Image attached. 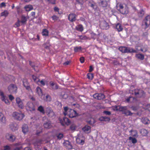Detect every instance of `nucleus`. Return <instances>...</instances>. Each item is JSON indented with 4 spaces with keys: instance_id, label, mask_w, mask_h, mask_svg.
<instances>
[{
    "instance_id": "obj_1",
    "label": "nucleus",
    "mask_w": 150,
    "mask_h": 150,
    "mask_svg": "<svg viewBox=\"0 0 150 150\" xmlns=\"http://www.w3.org/2000/svg\"><path fill=\"white\" fill-rule=\"evenodd\" d=\"M115 106V108L117 110H119L120 112H121L122 113L124 114L126 116H131L133 113L130 110L127 109V106Z\"/></svg>"
},
{
    "instance_id": "obj_2",
    "label": "nucleus",
    "mask_w": 150,
    "mask_h": 150,
    "mask_svg": "<svg viewBox=\"0 0 150 150\" xmlns=\"http://www.w3.org/2000/svg\"><path fill=\"white\" fill-rule=\"evenodd\" d=\"M12 115L14 119L19 121L22 120L25 116L24 114L21 112L16 111L13 112Z\"/></svg>"
},
{
    "instance_id": "obj_3",
    "label": "nucleus",
    "mask_w": 150,
    "mask_h": 150,
    "mask_svg": "<svg viewBox=\"0 0 150 150\" xmlns=\"http://www.w3.org/2000/svg\"><path fill=\"white\" fill-rule=\"evenodd\" d=\"M119 50L123 53H137V50L133 48L130 49L129 47L125 46H120L118 48Z\"/></svg>"
},
{
    "instance_id": "obj_4",
    "label": "nucleus",
    "mask_w": 150,
    "mask_h": 150,
    "mask_svg": "<svg viewBox=\"0 0 150 150\" xmlns=\"http://www.w3.org/2000/svg\"><path fill=\"white\" fill-rule=\"evenodd\" d=\"M119 8L118 10L123 15H127L128 13L129 9L126 6H124L122 4H121L119 5Z\"/></svg>"
},
{
    "instance_id": "obj_5",
    "label": "nucleus",
    "mask_w": 150,
    "mask_h": 150,
    "mask_svg": "<svg viewBox=\"0 0 150 150\" xmlns=\"http://www.w3.org/2000/svg\"><path fill=\"white\" fill-rule=\"evenodd\" d=\"M0 96L2 101L4 102L7 105H9L10 104V102L7 97L5 95L4 93L1 90H0Z\"/></svg>"
},
{
    "instance_id": "obj_6",
    "label": "nucleus",
    "mask_w": 150,
    "mask_h": 150,
    "mask_svg": "<svg viewBox=\"0 0 150 150\" xmlns=\"http://www.w3.org/2000/svg\"><path fill=\"white\" fill-rule=\"evenodd\" d=\"M150 25V16L149 15L146 16L142 22V25H144L145 28H148Z\"/></svg>"
},
{
    "instance_id": "obj_7",
    "label": "nucleus",
    "mask_w": 150,
    "mask_h": 150,
    "mask_svg": "<svg viewBox=\"0 0 150 150\" xmlns=\"http://www.w3.org/2000/svg\"><path fill=\"white\" fill-rule=\"evenodd\" d=\"M25 108L27 110L31 112L35 110V106L33 103L31 102H28L25 106Z\"/></svg>"
},
{
    "instance_id": "obj_8",
    "label": "nucleus",
    "mask_w": 150,
    "mask_h": 150,
    "mask_svg": "<svg viewBox=\"0 0 150 150\" xmlns=\"http://www.w3.org/2000/svg\"><path fill=\"white\" fill-rule=\"evenodd\" d=\"M8 89L10 93H16L17 91V88L15 84H11L8 86Z\"/></svg>"
},
{
    "instance_id": "obj_9",
    "label": "nucleus",
    "mask_w": 150,
    "mask_h": 150,
    "mask_svg": "<svg viewBox=\"0 0 150 150\" xmlns=\"http://www.w3.org/2000/svg\"><path fill=\"white\" fill-rule=\"evenodd\" d=\"M5 138L9 141L12 142H14L16 139V137L14 135L8 133L6 134Z\"/></svg>"
},
{
    "instance_id": "obj_10",
    "label": "nucleus",
    "mask_w": 150,
    "mask_h": 150,
    "mask_svg": "<svg viewBox=\"0 0 150 150\" xmlns=\"http://www.w3.org/2000/svg\"><path fill=\"white\" fill-rule=\"evenodd\" d=\"M67 115L70 118H73L78 115V113L76 111H75L73 109H70L69 110V111L67 112Z\"/></svg>"
},
{
    "instance_id": "obj_11",
    "label": "nucleus",
    "mask_w": 150,
    "mask_h": 150,
    "mask_svg": "<svg viewBox=\"0 0 150 150\" xmlns=\"http://www.w3.org/2000/svg\"><path fill=\"white\" fill-rule=\"evenodd\" d=\"M76 141L77 143L82 145L84 143L85 138L82 135L78 136L76 138Z\"/></svg>"
},
{
    "instance_id": "obj_12",
    "label": "nucleus",
    "mask_w": 150,
    "mask_h": 150,
    "mask_svg": "<svg viewBox=\"0 0 150 150\" xmlns=\"http://www.w3.org/2000/svg\"><path fill=\"white\" fill-rule=\"evenodd\" d=\"M99 25L101 28L103 30H107L109 28L108 23L105 21L101 22Z\"/></svg>"
},
{
    "instance_id": "obj_13",
    "label": "nucleus",
    "mask_w": 150,
    "mask_h": 150,
    "mask_svg": "<svg viewBox=\"0 0 150 150\" xmlns=\"http://www.w3.org/2000/svg\"><path fill=\"white\" fill-rule=\"evenodd\" d=\"M16 101L19 108L21 109L24 108V105L23 102L20 98L19 97L16 98Z\"/></svg>"
},
{
    "instance_id": "obj_14",
    "label": "nucleus",
    "mask_w": 150,
    "mask_h": 150,
    "mask_svg": "<svg viewBox=\"0 0 150 150\" xmlns=\"http://www.w3.org/2000/svg\"><path fill=\"white\" fill-rule=\"evenodd\" d=\"M93 97L95 99L101 100L105 98V96L103 93H96L93 95Z\"/></svg>"
},
{
    "instance_id": "obj_15",
    "label": "nucleus",
    "mask_w": 150,
    "mask_h": 150,
    "mask_svg": "<svg viewBox=\"0 0 150 150\" xmlns=\"http://www.w3.org/2000/svg\"><path fill=\"white\" fill-rule=\"evenodd\" d=\"M45 113L49 117H51L54 115V112L50 108H47L45 111Z\"/></svg>"
},
{
    "instance_id": "obj_16",
    "label": "nucleus",
    "mask_w": 150,
    "mask_h": 150,
    "mask_svg": "<svg viewBox=\"0 0 150 150\" xmlns=\"http://www.w3.org/2000/svg\"><path fill=\"white\" fill-rule=\"evenodd\" d=\"M43 126L45 128L47 129H50L52 127L51 121L48 120H47V121L44 123Z\"/></svg>"
},
{
    "instance_id": "obj_17",
    "label": "nucleus",
    "mask_w": 150,
    "mask_h": 150,
    "mask_svg": "<svg viewBox=\"0 0 150 150\" xmlns=\"http://www.w3.org/2000/svg\"><path fill=\"white\" fill-rule=\"evenodd\" d=\"M9 126L10 128L13 132L18 130V125L16 123H11L10 125Z\"/></svg>"
},
{
    "instance_id": "obj_18",
    "label": "nucleus",
    "mask_w": 150,
    "mask_h": 150,
    "mask_svg": "<svg viewBox=\"0 0 150 150\" xmlns=\"http://www.w3.org/2000/svg\"><path fill=\"white\" fill-rule=\"evenodd\" d=\"M142 91L139 89H135L132 91V93L136 96L140 97H141V94Z\"/></svg>"
},
{
    "instance_id": "obj_19",
    "label": "nucleus",
    "mask_w": 150,
    "mask_h": 150,
    "mask_svg": "<svg viewBox=\"0 0 150 150\" xmlns=\"http://www.w3.org/2000/svg\"><path fill=\"white\" fill-rule=\"evenodd\" d=\"M50 88L52 90H56L58 88L57 85L53 81H50Z\"/></svg>"
},
{
    "instance_id": "obj_20",
    "label": "nucleus",
    "mask_w": 150,
    "mask_h": 150,
    "mask_svg": "<svg viewBox=\"0 0 150 150\" xmlns=\"http://www.w3.org/2000/svg\"><path fill=\"white\" fill-rule=\"evenodd\" d=\"M76 16L74 13H70L68 16V19L71 22H73L75 21Z\"/></svg>"
},
{
    "instance_id": "obj_21",
    "label": "nucleus",
    "mask_w": 150,
    "mask_h": 150,
    "mask_svg": "<svg viewBox=\"0 0 150 150\" xmlns=\"http://www.w3.org/2000/svg\"><path fill=\"white\" fill-rule=\"evenodd\" d=\"M99 5L103 8H105L107 7L108 5V2L105 0H101L99 3Z\"/></svg>"
},
{
    "instance_id": "obj_22",
    "label": "nucleus",
    "mask_w": 150,
    "mask_h": 150,
    "mask_svg": "<svg viewBox=\"0 0 150 150\" xmlns=\"http://www.w3.org/2000/svg\"><path fill=\"white\" fill-rule=\"evenodd\" d=\"M22 131L24 134L26 133L28 131V127L27 124H23L22 127Z\"/></svg>"
},
{
    "instance_id": "obj_23",
    "label": "nucleus",
    "mask_w": 150,
    "mask_h": 150,
    "mask_svg": "<svg viewBox=\"0 0 150 150\" xmlns=\"http://www.w3.org/2000/svg\"><path fill=\"white\" fill-rule=\"evenodd\" d=\"M64 146H65L68 149L72 148V146L69 141H65L63 143Z\"/></svg>"
},
{
    "instance_id": "obj_24",
    "label": "nucleus",
    "mask_w": 150,
    "mask_h": 150,
    "mask_svg": "<svg viewBox=\"0 0 150 150\" xmlns=\"http://www.w3.org/2000/svg\"><path fill=\"white\" fill-rule=\"evenodd\" d=\"M0 121L3 123H6V118L4 116L3 114L1 112H0Z\"/></svg>"
},
{
    "instance_id": "obj_25",
    "label": "nucleus",
    "mask_w": 150,
    "mask_h": 150,
    "mask_svg": "<svg viewBox=\"0 0 150 150\" xmlns=\"http://www.w3.org/2000/svg\"><path fill=\"white\" fill-rule=\"evenodd\" d=\"M148 131L146 129H142L140 130V133L143 136H146L148 134Z\"/></svg>"
},
{
    "instance_id": "obj_26",
    "label": "nucleus",
    "mask_w": 150,
    "mask_h": 150,
    "mask_svg": "<svg viewBox=\"0 0 150 150\" xmlns=\"http://www.w3.org/2000/svg\"><path fill=\"white\" fill-rule=\"evenodd\" d=\"M37 93L40 96H42V89L39 87H37L36 89Z\"/></svg>"
},
{
    "instance_id": "obj_27",
    "label": "nucleus",
    "mask_w": 150,
    "mask_h": 150,
    "mask_svg": "<svg viewBox=\"0 0 150 150\" xmlns=\"http://www.w3.org/2000/svg\"><path fill=\"white\" fill-rule=\"evenodd\" d=\"M142 122L145 125L148 124L149 123V120L146 117H142Z\"/></svg>"
},
{
    "instance_id": "obj_28",
    "label": "nucleus",
    "mask_w": 150,
    "mask_h": 150,
    "mask_svg": "<svg viewBox=\"0 0 150 150\" xmlns=\"http://www.w3.org/2000/svg\"><path fill=\"white\" fill-rule=\"evenodd\" d=\"M76 29L78 31L82 32L83 30V28L82 25L79 24L76 27Z\"/></svg>"
},
{
    "instance_id": "obj_29",
    "label": "nucleus",
    "mask_w": 150,
    "mask_h": 150,
    "mask_svg": "<svg viewBox=\"0 0 150 150\" xmlns=\"http://www.w3.org/2000/svg\"><path fill=\"white\" fill-rule=\"evenodd\" d=\"M96 121L95 119L93 118H91L89 119H88V123L93 126L94 123L96 122Z\"/></svg>"
},
{
    "instance_id": "obj_30",
    "label": "nucleus",
    "mask_w": 150,
    "mask_h": 150,
    "mask_svg": "<svg viewBox=\"0 0 150 150\" xmlns=\"http://www.w3.org/2000/svg\"><path fill=\"white\" fill-rule=\"evenodd\" d=\"M49 33L48 30L47 29L45 28L42 30V34L43 36H47L49 35Z\"/></svg>"
},
{
    "instance_id": "obj_31",
    "label": "nucleus",
    "mask_w": 150,
    "mask_h": 150,
    "mask_svg": "<svg viewBox=\"0 0 150 150\" xmlns=\"http://www.w3.org/2000/svg\"><path fill=\"white\" fill-rule=\"evenodd\" d=\"M116 28L118 32H120L123 30V28L121 24L118 23L116 25Z\"/></svg>"
},
{
    "instance_id": "obj_32",
    "label": "nucleus",
    "mask_w": 150,
    "mask_h": 150,
    "mask_svg": "<svg viewBox=\"0 0 150 150\" xmlns=\"http://www.w3.org/2000/svg\"><path fill=\"white\" fill-rule=\"evenodd\" d=\"M136 57L139 59L143 60L144 59V55L141 54H136Z\"/></svg>"
},
{
    "instance_id": "obj_33",
    "label": "nucleus",
    "mask_w": 150,
    "mask_h": 150,
    "mask_svg": "<svg viewBox=\"0 0 150 150\" xmlns=\"http://www.w3.org/2000/svg\"><path fill=\"white\" fill-rule=\"evenodd\" d=\"M129 132L131 133V135L133 137H138V133L136 130H131L129 131Z\"/></svg>"
},
{
    "instance_id": "obj_34",
    "label": "nucleus",
    "mask_w": 150,
    "mask_h": 150,
    "mask_svg": "<svg viewBox=\"0 0 150 150\" xmlns=\"http://www.w3.org/2000/svg\"><path fill=\"white\" fill-rule=\"evenodd\" d=\"M26 11H30L33 9V7L32 5H26L24 7Z\"/></svg>"
},
{
    "instance_id": "obj_35",
    "label": "nucleus",
    "mask_w": 150,
    "mask_h": 150,
    "mask_svg": "<svg viewBox=\"0 0 150 150\" xmlns=\"http://www.w3.org/2000/svg\"><path fill=\"white\" fill-rule=\"evenodd\" d=\"M37 110L43 114L45 113V111L44 108L42 105L39 106Z\"/></svg>"
},
{
    "instance_id": "obj_36",
    "label": "nucleus",
    "mask_w": 150,
    "mask_h": 150,
    "mask_svg": "<svg viewBox=\"0 0 150 150\" xmlns=\"http://www.w3.org/2000/svg\"><path fill=\"white\" fill-rule=\"evenodd\" d=\"M74 51L75 52H77L82 51V48L81 46L74 47Z\"/></svg>"
},
{
    "instance_id": "obj_37",
    "label": "nucleus",
    "mask_w": 150,
    "mask_h": 150,
    "mask_svg": "<svg viewBox=\"0 0 150 150\" xmlns=\"http://www.w3.org/2000/svg\"><path fill=\"white\" fill-rule=\"evenodd\" d=\"M63 120L64 123L67 125H69L70 123V121L68 118L66 117H64Z\"/></svg>"
},
{
    "instance_id": "obj_38",
    "label": "nucleus",
    "mask_w": 150,
    "mask_h": 150,
    "mask_svg": "<svg viewBox=\"0 0 150 150\" xmlns=\"http://www.w3.org/2000/svg\"><path fill=\"white\" fill-rule=\"evenodd\" d=\"M32 78L34 81L37 83L39 84V79L36 76L34 75L32 76Z\"/></svg>"
},
{
    "instance_id": "obj_39",
    "label": "nucleus",
    "mask_w": 150,
    "mask_h": 150,
    "mask_svg": "<svg viewBox=\"0 0 150 150\" xmlns=\"http://www.w3.org/2000/svg\"><path fill=\"white\" fill-rule=\"evenodd\" d=\"M144 11L143 9H141L138 12V15L139 17H142L144 15Z\"/></svg>"
},
{
    "instance_id": "obj_40",
    "label": "nucleus",
    "mask_w": 150,
    "mask_h": 150,
    "mask_svg": "<svg viewBox=\"0 0 150 150\" xmlns=\"http://www.w3.org/2000/svg\"><path fill=\"white\" fill-rule=\"evenodd\" d=\"M91 128V127L88 125H86L82 129L84 132H87Z\"/></svg>"
},
{
    "instance_id": "obj_41",
    "label": "nucleus",
    "mask_w": 150,
    "mask_h": 150,
    "mask_svg": "<svg viewBox=\"0 0 150 150\" xmlns=\"http://www.w3.org/2000/svg\"><path fill=\"white\" fill-rule=\"evenodd\" d=\"M27 21V18L26 17L22 16L21 18V22L22 23H26Z\"/></svg>"
},
{
    "instance_id": "obj_42",
    "label": "nucleus",
    "mask_w": 150,
    "mask_h": 150,
    "mask_svg": "<svg viewBox=\"0 0 150 150\" xmlns=\"http://www.w3.org/2000/svg\"><path fill=\"white\" fill-rule=\"evenodd\" d=\"M129 139L131 140L133 144H135L137 142V140L135 138H133L131 137H129Z\"/></svg>"
},
{
    "instance_id": "obj_43",
    "label": "nucleus",
    "mask_w": 150,
    "mask_h": 150,
    "mask_svg": "<svg viewBox=\"0 0 150 150\" xmlns=\"http://www.w3.org/2000/svg\"><path fill=\"white\" fill-rule=\"evenodd\" d=\"M39 143H38V142H35L33 143V144L35 148L36 149H40V146L39 144Z\"/></svg>"
},
{
    "instance_id": "obj_44",
    "label": "nucleus",
    "mask_w": 150,
    "mask_h": 150,
    "mask_svg": "<svg viewBox=\"0 0 150 150\" xmlns=\"http://www.w3.org/2000/svg\"><path fill=\"white\" fill-rule=\"evenodd\" d=\"M44 100L47 102L50 101L51 100L50 96L48 94L44 98Z\"/></svg>"
},
{
    "instance_id": "obj_45",
    "label": "nucleus",
    "mask_w": 150,
    "mask_h": 150,
    "mask_svg": "<svg viewBox=\"0 0 150 150\" xmlns=\"http://www.w3.org/2000/svg\"><path fill=\"white\" fill-rule=\"evenodd\" d=\"M8 13L6 10H4V11L1 13V16H4L6 17L8 16Z\"/></svg>"
},
{
    "instance_id": "obj_46",
    "label": "nucleus",
    "mask_w": 150,
    "mask_h": 150,
    "mask_svg": "<svg viewBox=\"0 0 150 150\" xmlns=\"http://www.w3.org/2000/svg\"><path fill=\"white\" fill-rule=\"evenodd\" d=\"M87 77L89 79H92L93 78V74L88 73L87 74Z\"/></svg>"
},
{
    "instance_id": "obj_47",
    "label": "nucleus",
    "mask_w": 150,
    "mask_h": 150,
    "mask_svg": "<svg viewBox=\"0 0 150 150\" xmlns=\"http://www.w3.org/2000/svg\"><path fill=\"white\" fill-rule=\"evenodd\" d=\"M70 109H69L68 107L67 106H66L64 107V111L63 112L64 115L65 116H66L67 114V111H68Z\"/></svg>"
},
{
    "instance_id": "obj_48",
    "label": "nucleus",
    "mask_w": 150,
    "mask_h": 150,
    "mask_svg": "<svg viewBox=\"0 0 150 150\" xmlns=\"http://www.w3.org/2000/svg\"><path fill=\"white\" fill-rule=\"evenodd\" d=\"M61 96L62 98L64 99H66L68 97V95L66 93H62Z\"/></svg>"
},
{
    "instance_id": "obj_49",
    "label": "nucleus",
    "mask_w": 150,
    "mask_h": 150,
    "mask_svg": "<svg viewBox=\"0 0 150 150\" xmlns=\"http://www.w3.org/2000/svg\"><path fill=\"white\" fill-rule=\"evenodd\" d=\"M23 85L25 87L26 89H28L30 88V86H29V85L28 84V82L27 81H26V82H23Z\"/></svg>"
},
{
    "instance_id": "obj_50",
    "label": "nucleus",
    "mask_w": 150,
    "mask_h": 150,
    "mask_svg": "<svg viewBox=\"0 0 150 150\" xmlns=\"http://www.w3.org/2000/svg\"><path fill=\"white\" fill-rule=\"evenodd\" d=\"M63 137V134L62 133H59L57 136V139L59 140L61 139Z\"/></svg>"
},
{
    "instance_id": "obj_51",
    "label": "nucleus",
    "mask_w": 150,
    "mask_h": 150,
    "mask_svg": "<svg viewBox=\"0 0 150 150\" xmlns=\"http://www.w3.org/2000/svg\"><path fill=\"white\" fill-rule=\"evenodd\" d=\"M39 83H40V84L42 86H45V81L44 79H42L40 81L39 80Z\"/></svg>"
},
{
    "instance_id": "obj_52",
    "label": "nucleus",
    "mask_w": 150,
    "mask_h": 150,
    "mask_svg": "<svg viewBox=\"0 0 150 150\" xmlns=\"http://www.w3.org/2000/svg\"><path fill=\"white\" fill-rule=\"evenodd\" d=\"M52 20L54 21H57L59 19V17L56 15H54L51 17Z\"/></svg>"
},
{
    "instance_id": "obj_53",
    "label": "nucleus",
    "mask_w": 150,
    "mask_h": 150,
    "mask_svg": "<svg viewBox=\"0 0 150 150\" xmlns=\"http://www.w3.org/2000/svg\"><path fill=\"white\" fill-rule=\"evenodd\" d=\"M3 150H11V147L8 145H6L4 146Z\"/></svg>"
},
{
    "instance_id": "obj_54",
    "label": "nucleus",
    "mask_w": 150,
    "mask_h": 150,
    "mask_svg": "<svg viewBox=\"0 0 150 150\" xmlns=\"http://www.w3.org/2000/svg\"><path fill=\"white\" fill-rule=\"evenodd\" d=\"M76 126L74 124L71 125L70 127V129L72 131L76 129Z\"/></svg>"
},
{
    "instance_id": "obj_55",
    "label": "nucleus",
    "mask_w": 150,
    "mask_h": 150,
    "mask_svg": "<svg viewBox=\"0 0 150 150\" xmlns=\"http://www.w3.org/2000/svg\"><path fill=\"white\" fill-rule=\"evenodd\" d=\"M147 50V48L145 47H143V48H141L140 50L143 52H146Z\"/></svg>"
},
{
    "instance_id": "obj_56",
    "label": "nucleus",
    "mask_w": 150,
    "mask_h": 150,
    "mask_svg": "<svg viewBox=\"0 0 150 150\" xmlns=\"http://www.w3.org/2000/svg\"><path fill=\"white\" fill-rule=\"evenodd\" d=\"M56 0H47V1L49 3L54 4H56Z\"/></svg>"
},
{
    "instance_id": "obj_57",
    "label": "nucleus",
    "mask_w": 150,
    "mask_h": 150,
    "mask_svg": "<svg viewBox=\"0 0 150 150\" xmlns=\"http://www.w3.org/2000/svg\"><path fill=\"white\" fill-rule=\"evenodd\" d=\"M131 109L134 111H137L138 110V108L137 106H133L131 107Z\"/></svg>"
},
{
    "instance_id": "obj_58",
    "label": "nucleus",
    "mask_w": 150,
    "mask_h": 150,
    "mask_svg": "<svg viewBox=\"0 0 150 150\" xmlns=\"http://www.w3.org/2000/svg\"><path fill=\"white\" fill-rule=\"evenodd\" d=\"M32 67L35 71L38 72L39 71V68L38 67H35V66H32Z\"/></svg>"
},
{
    "instance_id": "obj_59",
    "label": "nucleus",
    "mask_w": 150,
    "mask_h": 150,
    "mask_svg": "<svg viewBox=\"0 0 150 150\" xmlns=\"http://www.w3.org/2000/svg\"><path fill=\"white\" fill-rule=\"evenodd\" d=\"M104 121L109 122L110 120V118L109 117L107 116H104Z\"/></svg>"
},
{
    "instance_id": "obj_60",
    "label": "nucleus",
    "mask_w": 150,
    "mask_h": 150,
    "mask_svg": "<svg viewBox=\"0 0 150 150\" xmlns=\"http://www.w3.org/2000/svg\"><path fill=\"white\" fill-rule=\"evenodd\" d=\"M80 62L81 63H83L84 62V61H85V59H84V57H81L80 58Z\"/></svg>"
},
{
    "instance_id": "obj_61",
    "label": "nucleus",
    "mask_w": 150,
    "mask_h": 150,
    "mask_svg": "<svg viewBox=\"0 0 150 150\" xmlns=\"http://www.w3.org/2000/svg\"><path fill=\"white\" fill-rule=\"evenodd\" d=\"M103 113L104 114H105L106 115H110L111 114L110 112L109 111H106V110L104 111L103 112Z\"/></svg>"
},
{
    "instance_id": "obj_62",
    "label": "nucleus",
    "mask_w": 150,
    "mask_h": 150,
    "mask_svg": "<svg viewBox=\"0 0 150 150\" xmlns=\"http://www.w3.org/2000/svg\"><path fill=\"white\" fill-rule=\"evenodd\" d=\"M21 21L19 19L17 21V22L15 23V25L17 27H18L20 26V22Z\"/></svg>"
},
{
    "instance_id": "obj_63",
    "label": "nucleus",
    "mask_w": 150,
    "mask_h": 150,
    "mask_svg": "<svg viewBox=\"0 0 150 150\" xmlns=\"http://www.w3.org/2000/svg\"><path fill=\"white\" fill-rule=\"evenodd\" d=\"M133 99V97L132 96H129L126 99V100L128 103H131L130 99Z\"/></svg>"
},
{
    "instance_id": "obj_64",
    "label": "nucleus",
    "mask_w": 150,
    "mask_h": 150,
    "mask_svg": "<svg viewBox=\"0 0 150 150\" xmlns=\"http://www.w3.org/2000/svg\"><path fill=\"white\" fill-rule=\"evenodd\" d=\"M22 148V147L19 146V147H17L13 149V150H20Z\"/></svg>"
}]
</instances>
